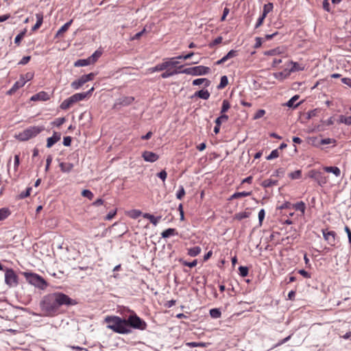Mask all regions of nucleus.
Masks as SVG:
<instances>
[{
	"instance_id": "1",
	"label": "nucleus",
	"mask_w": 351,
	"mask_h": 351,
	"mask_svg": "<svg viewBox=\"0 0 351 351\" xmlns=\"http://www.w3.org/2000/svg\"><path fill=\"white\" fill-rule=\"evenodd\" d=\"M105 322L108 324V328L119 334H128L130 330L128 328L126 319H121L117 316H108L105 318Z\"/></svg>"
},
{
	"instance_id": "2",
	"label": "nucleus",
	"mask_w": 351,
	"mask_h": 351,
	"mask_svg": "<svg viewBox=\"0 0 351 351\" xmlns=\"http://www.w3.org/2000/svg\"><path fill=\"white\" fill-rule=\"evenodd\" d=\"M44 130L45 128L43 126H32L20 132L16 136V138L21 141H28L29 139L36 136Z\"/></svg>"
},
{
	"instance_id": "3",
	"label": "nucleus",
	"mask_w": 351,
	"mask_h": 351,
	"mask_svg": "<svg viewBox=\"0 0 351 351\" xmlns=\"http://www.w3.org/2000/svg\"><path fill=\"white\" fill-rule=\"evenodd\" d=\"M42 310L47 313H51L57 311L58 306L55 300L54 294L49 295L44 298L40 302Z\"/></svg>"
},
{
	"instance_id": "4",
	"label": "nucleus",
	"mask_w": 351,
	"mask_h": 351,
	"mask_svg": "<svg viewBox=\"0 0 351 351\" xmlns=\"http://www.w3.org/2000/svg\"><path fill=\"white\" fill-rule=\"evenodd\" d=\"M27 280L32 285L44 289L47 287V284L45 280L38 274L25 273Z\"/></svg>"
},
{
	"instance_id": "5",
	"label": "nucleus",
	"mask_w": 351,
	"mask_h": 351,
	"mask_svg": "<svg viewBox=\"0 0 351 351\" xmlns=\"http://www.w3.org/2000/svg\"><path fill=\"white\" fill-rule=\"evenodd\" d=\"M53 294L55 297V300L58 306V308L63 305L73 306L77 304V302L75 300L71 299L67 295L63 293L57 292L54 293Z\"/></svg>"
},
{
	"instance_id": "6",
	"label": "nucleus",
	"mask_w": 351,
	"mask_h": 351,
	"mask_svg": "<svg viewBox=\"0 0 351 351\" xmlns=\"http://www.w3.org/2000/svg\"><path fill=\"white\" fill-rule=\"evenodd\" d=\"M128 327L130 326L134 328L145 330L146 328V323L142 320L136 314L130 315L126 319Z\"/></svg>"
},
{
	"instance_id": "7",
	"label": "nucleus",
	"mask_w": 351,
	"mask_h": 351,
	"mask_svg": "<svg viewBox=\"0 0 351 351\" xmlns=\"http://www.w3.org/2000/svg\"><path fill=\"white\" fill-rule=\"evenodd\" d=\"M210 71V69L205 66H197L183 69L181 73L191 75H203L208 74Z\"/></svg>"
},
{
	"instance_id": "8",
	"label": "nucleus",
	"mask_w": 351,
	"mask_h": 351,
	"mask_svg": "<svg viewBox=\"0 0 351 351\" xmlns=\"http://www.w3.org/2000/svg\"><path fill=\"white\" fill-rule=\"evenodd\" d=\"M5 282L10 286H16L18 285V276L13 269H8L5 274Z\"/></svg>"
},
{
	"instance_id": "9",
	"label": "nucleus",
	"mask_w": 351,
	"mask_h": 351,
	"mask_svg": "<svg viewBox=\"0 0 351 351\" xmlns=\"http://www.w3.org/2000/svg\"><path fill=\"white\" fill-rule=\"evenodd\" d=\"M323 236L324 239L328 242L329 245L331 246L335 245V237L336 233L334 231H328L323 230Z\"/></svg>"
},
{
	"instance_id": "10",
	"label": "nucleus",
	"mask_w": 351,
	"mask_h": 351,
	"mask_svg": "<svg viewBox=\"0 0 351 351\" xmlns=\"http://www.w3.org/2000/svg\"><path fill=\"white\" fill-rule=\"evenodd\" d=\"M179 63L178 61H167L164 62L162 64L156 65L153 71H163L166 69L169 66H176V65Z\"/></svg>"
},
{
	"instance_id": "11",
	"label": "nucleus",
	"mask_w": 351,
	"mask_h": 351,
	"mask_svg": "<svg viewBox=\"0 0 351 351\" xmlns=\"http://www.w3.org/2000/svg\"><path fill=\"white\" fill-rule=\"evenodd\" d=\"M142 157L145 161L151 162L156 161L159 158L156 154L149 151H145L142 154Z\"/></svg>"
},
{
	"instance_id": "12",
	"label": "nucleus",
	"mask_w": 351,
	"mask_h": 351,
	"mask_svg": "<svg viewBox=\"0 0 351 351\" xmlns=\"http://www.w3.org/2000/svg\"><path fill=\"white\" fill-rule=\"evenodd\" d=\"M93 90H94V88L92 87L88 91H87L86 93H76V94L72 95L71 97L73 103H75L77 101H82L84 99H85Z\"/></svg>"
},
{
	"instance_id": "13",
	"label": "nucleus",
	"mask_w": 351,
	"mask_h": 351,
	"mask_svg": "<svg viewBox=\"0 0 351 351\" xmlns=\"http://www.w3.org/2000/svg\"><path fill=\"white\" fill-rule=\"evenodd\" d=\"M61 138V134L57 132H53V136L47 140V147L50 148L56 143L59 141Z\"/></svg>"
},
{
	"instance_id": "14",
	"label": "nucleus",
	"mask_w": 351,
	"mask_h": 351,
	"mask_svg": "<svg viewBox=\"0 0 351 351\" xmlns=\"http://www.w3.org/2000/svg\"><path fill=\"white\" fill-rule=\"evenodd\" d=\"M32 101H47L49 99L48 93L45 91L39 92L37 94L34 95L31 99Z\"/></svg>"
},
{
	"instance_id": "15",
	"label": "nucleus",
	"mask_w": 351,
	"mask_h": 351,
	"mask_svg": "<svg viewBox=\"0 0 351 351\" xmlns=\"http://www.w3.org/2000/svg\"><path fill=\"white\" fill-rule=\"evenodd\" d=\"M25 84V77L21 76L20 80L16 82L12 88L8 91V95H12L14 92H16L19 88L23 86Z\"/></svg>"
},
{
	"instance_id": "16",
	"label": "nucleus",
	"mask_w": 351,
	"mask_h": 351,
	"mask_svg": "<svg viewBox=\"0 0 351 351\" xmlns=\"http://www.w3.org/2000/svg\"><path fill=\"white\" fill-rule=\"evenodd\" d=\"M63 173H69L73 168V165L70 162H60L59 165Z\"/></svg>"
},
{
	"instance_id": "17",
	"label": "nucleus",
	"mask_w": 351,
	"mask_h": 351,
	"mask_svg": "<svg viewBox=\"0 0 351 351\" xmlns=\"http://www.w3.org/2000/svg\"><path fill=\"white\" fill-rule=\"evenodd\" d=\"M194 97H197L203 99H208L210 97V93L207 90L202 89L199 91H197L194 94Z\"/></svg>"
},
{
	"instance_id": "18",
	"label": "nucleus",
	"mask_w": 351,
	"mask_h": 351,
	"mask_svg": "<svg viewBox=\"0 0 351 351\" xmlns=\"http://www.w3.org/2000/svg\"><path fill=\"white\" fill-rule=\"evenodd\" d=\"M204 82L205 83L204 84L205 87H208L210 84V81L208 80V79L198 78V79L194 80L193 81V86H199V85H201L202 84H203Z\"/></svg>"
},
{
	"instance_id": "19",
	"label": "nucleus",
	"mask_w": 351,
	"mask_h": 351,
	"mask_svg": "<svg viewBox=\"0 0 351 351\" xmlns=\"http://www.w3.org/2000/svg\"><path fill=\"white\" fill-rule=\"evenodd\" d=\"M319 186H322L327 182V178L324 176V174L322 172H319L318 175L315 180Z\"/></svg>"
},
{
	"instance_id": "20",
	"label": "nucleus",
	"mask_w": 351,
	"mask_h": 351,
	"mask_svg": "<svg viewBox=\"0 0 351 351\" xmlns=\"http://www.w3.org/2000/svg\"><path fill=\"white\" fill-rule=\"evenodd\" d=\"M324 169L328 173H332L337 177L341 174V171L337 167H325Z\"/></svg>"
},
{
	"instance_id": "21",
	"label": "nucleus",
	"mask_w": 351,
	"mask_h": 351,
	"mask_svg": "<svg viewBox=\"0 0 351 351\" xmlns=\"http://www.w3.org/2000/svg\"><path fill=\"white\" fill-rule=\"evenodd\" d=\"M36 16L37 21H36V24L32 27L33 31L38 29L41 26V25L43 23V14L38 13L36 14Z\"/></svg>"
},
{
	"instance_id": "22",
	"label": "nucleus",
	"mask_w": 351,
	"mask_h": 351,
	"mask_svg": "<svg viewBox=\"0 0 351 351\" xmlns=\"http://www.w3.org/2000/svg\"><path fill=\"white\" fill-rule=\"evenodd\" d=\"M251 195H252V191H249V192H245V191H243V192H237V193H234L230 197V199H238V198H241V197H243L250 196Z\"/></svg>"
},
{
	"instance_id": "23",
	"label": "nucleus",
	"mask_w": 351,
	"mask_h": 351,
	"mask_svg": "<svg viewBox=\"0 0 351 351\" xmlns=\"http://www.w3.org/2000/svg\"><path fill=\"white\" fill-rule=\"evenodd\" d=\"M73 23V20H70L69 22L66 23L57 32L56 34V37H58L60 36H61L62 34H64V32H66L69 27H70V25H71V23Z\"/></svg>"
},
{
	"instance_id": "24",
	"label": "nucleus",
	"mask_w": 351,
	"mask_h": 351,
	"mask_svg": "<svg viewBox=\"0 0 351 351\" xmlns=\"http://www.w3.org/2000/svg\"><path fill=\"white\" fill-rule=\"evenodd\" d=\"M143 217L148 219L150 222L154 224V226H156L158 223L159 219L161 218V217H155L154 215L149 214V213H145L143 215Z\"/></svg>"
},
{
	"instance_id": "25",
	"label": "nucleus",
	"mask_w": 351,
	"mask_h": 351,
	"mask_svg": "<svg viewBox=\"0 0 351 351\" xmlns=\"http://www.w3.org/2000/svg\"><path fill=\"white\" fill-rule=\"evenodd\" d=\"M178 234V232L176 229L174 228H168L165 230H164L161 235L162 238H168L171 235H176Z\"/></svg>"
},
{
	"instance_id": "26",
	"label": "nucleus",
	"mask_w": 351,
	"mask_h": 351,
	"mask_svg": "<svg viewBox=\"0 0 351 351\" xmlns=\"http://www.w3.org/2000/svg\"><path fill=\"white\" fill-rule=\"evenodd\" d=\"M11 212L8 208H2L0 209V221L5 219L10 215Z\"/></svg>"
},
{
	"instance_id": "27",
	"label": "nucleus",
	"mask_w": 351,
	"mask_h": 351,
	"mask_svg": "<svg viewBox=\"0 0 351 351\" xmlns=\"http://www.w3.org/2000/svg\"><path fill=\"white\" fill-rule=\"evenodd\" d=\"M299 99V95H294L293 97H291L287 103L285 104V106L289 107V108H296L298 107L300 103H298L297 104H294L295 101H296Z\"/></svg>"
},
{
	"instance_id": "28",
	"label": "nucleus",
	"mask_w": 351,
	"mask_h": 351,
	"mask_svg": "<svg viewBox=\"0 0 351 351\" xmlns=\"http://www.w3.org/2000/svg\"><path fill=\"white\" fill-rule=\"evenodd\" d=\"M74 103L70 97L67 99L64 100L62 104H60V108L62 110H66L70 108L71 105H73Z\"/></svg>"
},
{
	"instance_id": "29",
	"label": "nucleus",
	"mask_w": 351,
	"mask_h": 351,
	"mask_svg": "<svg viewBox=\"0 0 351 351\" xmlns=\"http://www.w3.org/2000/svg\"><path fill=\"white\" fill-rule=\"evenodd\" d=\"M95 74L94 73H90L87 75H84L80 77V80L82 82L83 84L87 82L91 81L94 79Z\"/></svg>"
},
{
	"instance_id": "30",
	"label": "nucleus",
	"mask_w": 351,
	"mask_h": 351,
	"mask_svg": "<svg viewBox=\"0 0 351 351\" xmlns=\"http://www.w3.org/2000/svg\"><path fill=\"white\" fill-rule=\"evenodd\" d=\"M201 252V247L195 246L188 250V254L191 256H196Z\"/></svg>"
},
{
	"instance_id": "31",
	"label": "nucleus",
	"mask_w": 351,
	"mask_h": 351,
	"mask_svg": "<svg viewBox=\"0 0 351 351\" xmlns=\"http://www.w3.org/2000/svg\"><path fill=\"white\" fill-rule=\"evenodd\" d=\"M250 215V212H241V213H239L235 214L234 216V219H237V220H239V221H241V220H242L243 219L249 217Z\"/></svg>"
},
{
	"instance_id": "32",
	"label": "nucleus",
	"mask_w": 351,
	"mask_h": 351,
	"mask_svg": "<svg viewBox=\"0 0 351 351\" xmlns=\"http://www.w3.org/2000/svg\"><path fill=\"white\" fill-rule=\"evenodd\" d=\"M90 64H91V62H90L89 58L80 59L74 63V66H87Z\"/></svg>"
},
{
	"instance_id": "33",
	"label": "nucleus",
	"mask_w": 351,
	"mask_h": 351,
	"mask_svg": "<svg viewBox=\"0 0 351 351\" xmlns=\"http://www.w3.org/2000/svg\"><path fill=\"white\" fill-rule=\"evenodd\" d=\"M278 183V181L277 180H273L271 179H267V180H265L261 185L265 187V188H268V187H271L274 185H276Z\"/></svg>"
},
{
	"instance_id": "34",
	"label": "nucleus",
	"mask_w": 351,
	"mask_h": 351,
	"mask_svg": "<svg viewBox=\"0 0 351 351\" xmlns=\"http://www.w3.org/2000/svg\"><path fill=\"white\" fill-rule=\"evenodd\" d=\"M230 108V104L227 99H224L222 102L221 114H225Z\"/></svg>"
},
{
	"instance_id": "35",
	"label": "nucleus",
	"mask_w": 351,
	"mask_h": 351,
	"mask_svg": "<svg viewBox=\"0 0 351 351\" xmlns=\"http://www.w3.org/2000/svg\"><path fill=\"white\" fill-rule=\"evenodd\" d=\"M229 117L227 114H221V116H219V117H217L215 120V124L217 125H221V123L223 122H226L228 120Z\"/></svg>"
},
{
	"instance_id": "36",
	"label": "nucleus",
	"mask_w": 351,
	"mask_h": 351,
	"mask_svg": "<svg viewBox=\"0 0 351 351\" xmlns=\"http://www.w3.org/2000/svg\"><path fill=\"white\" fill-rule=\"evenodd\" d=\"M228 84V80L226 75H223L221 77L220 83L217 86L218 89H222L225 88Z\"/></svg>"
},
{
	"instance_id": "37",
	"label": "nucleus",
	"mask_w": 351,
	"mask_h": 351,
	"mask_svg": "<svg viewBox=\"0 0 351 351\" xmlns=\"http://www.w3.org/2000/svg\"><path fill=\"white\" fill-rule=\"evenodd\" d=\"M134 100V98L133 97H125L121 99L120 104L123 106H128L131 104Z\"/></svg>"
},
{
	"instance_id": "38",
	"label": "nucleus",
	"mask_w": 351,
	"mask_h": 351,
	"mask_svg": "<svg viewBox=\"0 0 351 351\" xmlns=\"http://www.w3.org/2000/svg\"><path fill=\"white\" fill-rule=\"evenodd\" d=\"M294 208L296 210H299V211L302 212V213H304L305 209H306V206L303 202H300L296 203L294 205Z\"/></svg>"
},
{
	"instance_id": "39",
	"label": "nucleus",
	"mask_w": 351,
	"mask_h": 351,
	"mask_svg": "<svg viewBox=\"0 0 351 351\" xmlns=\"http://www.w3.org/2000/svg\"><path fill=\"white\" fill-rule=\"evenodd\" d=\"M210 315L213 318H219L221 313L219 308H212L210 310Z\"/></svg>"
},
{
	"instance_id": "40",
	"label": "nucleus",
	"mask_w": 351,
	"mask_h": 351,
	"mask_svg": "<svg viewBox=\"0 0 351 351\" xmlns=\"http://www.w3.org/2000/svg\"><path fill=\"white\" fill-rule=\"evenodd\" d=\"M339 122L345 123L347 125H351V116L346 117L341 115L339 117Z\"/></svg>"
},
{
	"instance_id": "41",
	"label": "nucleus",
	"mask_w": 351,
	"mask_h": 351,
	"mask_svg": "<svg viewBox=\"0 0 351 351\" xmlns=\"http://www.w3.org/2000/svg\"><path fill=\"white\" fill-rule=\"evenodd\" d=\"M281 53L280 49L277 47L271 50H268L264 52L265 56H275Z\"/></svg>"
},
{
	"instance_id": "42",
	"label": "nucleus",
	"mask_w": 351,
	"mask_h": 351,
	"mask_svg": "<svg viewBox=\"0 0 351 351\" xmlns=\"http://www.w3.org/2000/svg\"><path fill=\"white\" fill-rule=\"evenodd\" d=\"M186 345L191 348L195 347H202L204 348L206 346V343L204 342H188Z\"/></svg>"
},
{
	"instance_id": "43",
	"label": "nucleus",
	"mask_w": 351,
	"mask_h": 351,
	"mask_svg": "<svg viewBox=\"0 0 351 351\" xmlns=\"http://www.w3.org/2000/svg\"><path fill=\"white\" fill-rule=\"evenodd\" d=\"M273 9V3H269L267 4H265L264 5V7H263V15L264 16H267V14L270 12Z\"/></svg>"
},
{
	"instance_id": "44",
	"label": "nucleus",
	"mask_w": 351,
	"mask_h": 351,
	"mask_svg": "<svg viewBox=\"0 0 351 351\" xmlns=\"http://www.w3.org/2000/svg\"><path fill=\"white\" fill-rule=\"evenodd\" d=\"M289 178H291L293 180L299 179L302 176V171L296 170V171L289 173Z\"/></svg>"
},
{
	"instance_id": "45",
	"label": "nucleus",
	"mask_w": 351,
	"mask_h": 351,
	"mask_svg": "<svg viewBox=\"0 0 351 351\" xmlns=\"http://www.w3.org/2000/svg\"><path fill=\"white\" fill-rule=\"evenodd\" d=\"M26 34V29H24L23 32H21L20 34H19L15 39H14V43L17 45H20V43H21V40L23 39V38L25 36Z\"/></svg>"
},
{
	"instance_id": "46",
	"label": "nucleus",
	"mask_w": 351,
	"mask_h": 351,
	"mask_svg": "<svg viewBox=\"0 0 351 351\" xmlns=\"http://www.w3.org/2000/svg\"><path fill=\"white\" fill-rule=\"evenodd\" d=\"M180 262H181L183 265L187 266V267H195L197 265V260H193L192 262H187L186 261H183L182 259H180Z\"/></svg>"
},
{
	"instance_id": "47",
	"label": "nucleus",
	"mask_w": 351,
	"mask_h": 351,
	"mask_svg": "<svg viewBox=\"0 0 351 351\" xmlns=\"http://www.w3.org/2000/svg\"><path fill=\"white\" fill-rule=\"evenodd\" d=\"M82 195L83 197H87L90 200L93 199L94 197L93 193L88 189H84L82 191Z\"/></svg>"
},
{
	"instance_id": "48",
	"label": "nucleus",
	"mask_w": 351,
	"mask_h": 351,
	"mask_svg": "<svg viewBox=\"0 0 351 351\" xmlns=\"http://www.w3.org/2000/svg\"><path fill=\"white\" fill-rule=\"evenodd\" d=\"M238 55V51L237 50H230L225 56H223L227 61L228 60L234 58Z\"/></svg>"
},
{
	"instance_id": "49",
	"label": "nucleus",
	"mask_w": 351,
	"mask_h": 351,
	"mask_svg": "<svg viewBox=\"0 0 351 351\" xmlns=\"http://www.w3.org/2000/svg\"><path fill=\"white\" fill-rule=\"evenodd\" d=\"M32 191V187H27L25 191L21 192L19 196V199H24L27 197H28L30 195V192Z\"/></svg>"
},
{
	"instance_id": "50",
	"label": "nucleus",
	"mask_w": 351,
	"mask_h": 351,
	"mask_svg": "<svg viewBox=\"0 0 351 351\" xmlns=\"http://www.w3.org/2000/svg\"><path fill=\"white\" fill-rule=\"evenodd\" d=\"M101 53L100 51H96L91 56L88 58L91 63H94L97 60V59L101 56Z\"/></svg>"
},
{
	"instance_id": "51",
	"label": "nucleus",
	"mask_w": 351,
	"mask_h": 351,
	"mask_svg": "<svg viewBox=\"0 0 351 351\" xmlns=\"http://www.w3.org/2000/svg\"><path fill=\"white\" fill-rule=\"evenodd\" d=\"M239 274L242 277H245L248 275V271H249L248 267H245V266H240L239 267Z\"/></svg>"
},
{
	"instance_id": "52",
	"label": "nucleus",
	"mask_w": 351,
	"mask_h": 351,
	"mask_svg": "<svg viewBox=\"0 0 351 351\" xmlns=\"http://www.w3.org/2000/svg\"><path fill=\"white\" fill-rule=\"evenodd\" d=\"M290 73L287 72V71L279 72L275 74V76L277 79H279L280 80H282L283 79L286 78Z\"/></svg>"
},
{
	"instance_id": "53",
	"label": "nucleus",
	"mask_w": 351,
	"mask_h": 351,
	"mask_svg": "<svg viewBox=\"0 0 351 351\" xmlns=\"http://www.w3.org/2000/svg\"><path fill=\"white\" fill-rule=\"evenodd\" d=\"M65 121L66 119L64 117L58 118L53 122H52V125L56 127H60L65 122Z\"/></svg>"
},
{
	"instance_id": "54",
	"label": "nucleus",
	"mask_w": 351,
	"mask_h": 351,
	"mask_svg": "<svg viewBox=\"0 0 351 351\" xmlns=\"http://www.w3.org/2000/svg\"><path fill=\"white\" fill-rule=\"evenodd\" d=\"M82 85L84 84L80 80V78L77 80H75L71 83V87L74 89H78Z\"/></svg>"
},
{
	"instance_id": "55",
	"label": "nucleus",
	"mask_w": 351,
	"mask_h": 351,
	"mask_svg": "<svg viewBox=\"0 0 351 351\" xmlns=\"http://www.w3.org/2000/svg\"><path fill=\"white\" fill-rule=\"evenodd\" d=\"M279 156V152L278 149L273 150L271 154L267 157V160H271L276 158Z\"/></svg>"
},
{
	"instance_id": "56",
	"label": "nucleus",
	"mask_w": 351,
	"mask_h": 351,
	"mask_svg": "<svg viewBox=\"0 0 351 351\" xmlns=\"http://www.w3.org/2000/svg\"><path fill=\"white\" fill-rule=\"evenodd\" d=\"M223 38L221 36L217 37L212 43L209 44V47L210 48L213 47L214 46L220 44L222 42Z\"/></svg>"
},
{
	"instance_id": "57",
	"label": "nucleus",
	"mask_w": 351,
	"mask_h": 351,
	"mask_svg": "<svg viewBox=\"0 0 351 351\" xmlns=\"http://www.w3.org/2000/svg\"><path fill=\"white\" fill-rule=\"evenodd\" d=\"M265 110H262V109L258 110L256 112V114H255V115H254V119H260V118H261L262 117H263V116L265 115Z\"/></svg>"
},
{
	"instance_id": "58",
	"label": "nucleus",
	"mask_w": 351,
	"mask_h": 351,
	"mask_svg": "<svg viewBox=\"0 0 351 351\" xmlns=\"http://www.w3.org/2000/svg\"><path fill=\"white\" fill-rule=\"evenodd\" d=\"M291 64H293V66L289 71V73L291 72H294V71L300 70V69L299 67V64L297 62H294L291 61Z\"/></svg>"
},
{
	"instance_id": "59",
	"label": "nucleus",
	"mask_w": 351,
	"mask_h": 351,
	"mask_svg": "<svg viewBox=\"0 0 351 351\" xmlns=\"http://www.w3.org/2000/svg\"><path fill=\"white\" fill-rule=\"evenodd\" d=\"M185 195V191L183 186H181L180 190L176 194V197L178 199H181Z\"/></svg>"
},
{
	"instance_id": "60",
	"label": "nucleus",
	"mask_w": 351,
	"mask_h": 351,
	"mask_svg": "<svg viewBox=\"0 0 351 351\" xmlns=\"http://www.w3.org/2000/svg\"><path fill=\"white\" fill-rule=\"evenodd\" d=\"M265 214L264 209H261L258 213V220L261 226L262 225V222L264 219Z\"/></svg>"
},
{
	"instance_id": "61",
	"label": "nucleus",
	"mask_w": 351,
	"mask_h": 351,
	"mask_svg": "<svg viewBox=\"0 0 351 351\" xmlns=\"http://www.w3.org/2000/svg\"><path fill=\"white\" fill-rule=\"evenodd\" d=\"M265 17H266L265 16H264V15H263V14H262V15L258 18V21H257V22H256V25H255V28H256H256H258V27H259L263 24V21H264V19H265Z\"/></svg>"
},
{
	"instance_id": "62",
	"label": "nucleus",
	"mask_w": 351,
	"mask_h": 351,
	"mask_svg": "<svg viewBox=\"0 0 351 351\" xmlns=\"http://www.w3.org/2000/svg\"><path fill=\"white\" fill-rule=\"evenodd\" d=\"M71 136H65L63 139V144L64 146H70L71 143Z\"/></svg>"
},
{
	"instance_id": "63",
	"label": "nucleus",
	"mask_w": 351,
	"mask_h": 351,
	"mask_svg": "<svg viewBox=\"0 0 351 351\" xmlns=\"http://www.w3.org/2000/svg\"><path fill=\"white\" fill-rule=\"evenodd\" d=\"M319 171H316V170H314V169L311 170V171H309V173H308V176H309L311 178H313V179L315 180V179H316V177H317V176L318 175V173H319Z\"/></svg>"
},
{
	"instance_id": "64",
	"label": "nucleus",
	"mask_w": 351,
	"mask_h": 351,
	"mask_svg": "<svg viewBox=\"0 0 351 351\" xmlns=\"http://www.w3.org/2000/svg\"><path fill=\"white\" fill-rule=\"evenodd\" d=\"M167 173L165 170H162L160 172L158 173V176L162 180V181H165L167 178Z\"/></svg>"
}]
</instances>
